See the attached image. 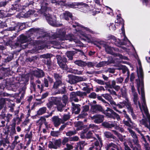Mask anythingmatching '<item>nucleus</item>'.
<instances>
[{
	"instance_id": "38",
	"label": "nucleus",
	"mask_w": 150,
	"mask_h": 150,
	"mask_svg": "<svg viewBox=\"0 0 150 150\" xmlns=\"http://www.w3.org/2000/svg\"><path fill=\"white\" fill-rule=\"evenodd\" d=\"M34 13V12L32 10H29L26 13H25L24 14V17L25 18H28L30 16Z\"/></svg>"
},
{
	"instance_id": "2",
	"label": "nucleus",
	"mask_w": 150,
	"mask_h": 150,
	"mask_svg": "<svg viewBox=\"0 0 150 150\" xmlns=\"http://www.w3.org/2000/svg\"><path fill=\"white\" fill-rule=\"evenodd\" d=\"M74 27H77L76 30L78 33H79L80 35L79 37V38H81L84 40L86 41L87 42H89L91 40L92 37L91 35H87L85 32L86 31L87 33H90L92 34H94V32L88 28L85 27L82 25H79L78 23L76 22L75 24L72 25Z\"/></svg>"
},
{
	"instance_id": "30",
	"label": "nucleus",
	"mask_w": 150,
	"mask_h": 150,
	"mask_svg": "<svg viewBox=\"0 0 150 150\" xmlns=\"http://www.w3.org/2000/svg\"><path fill=\"white\" fill-rule=\"evenodd\" d=\"M112 131L114 132V134L117 135L118 137L120 140L122 141H123L124 140L125 138V136H123L120 134L118 133L116 131L112 130Z\"/></svg>"
},
{
	"instance_id": "4",
	"label": "nucleus",
	"mask_w": 150,
	"mask_h": 150,
	"mask_svg": "<svg viewBox=\"0 0 150 150\" xmlns=\"http://www.w3.org/2000/svg\"><path fill=\"white\" fill-rule=\"evenodd\" d=\"M128 130L133 138L132 142L134 145V146L133 145L131 140H129V145L130 147L133 149L134 150H142L141 146L139 144V141L136 133L130 128H128Z\"/></svg>"
},
{
	"instance_id": "7",
	"label": "nucleus",
	"mask_w": 150,
	"mask_h": 150,
	"mask_svg": "<svg viewBox=\"0 0 150 150\" xmlns=\"http://www.w3.org/2000/svg\"><path fill=\"white\" fill-rule=\"evenodd\" d=\"M116 106L120 108H122L126 106L128 109L129 111L131 113L133 118H135V116L133 113V109L131 105L127 99H126V101H123L122 103H120V104L117 105Z\"/></svg>"
},
{
	"instance_id": "28",
	"label": "nucleus",
	"mask_w": 150,
	"mask_h": 150,
	"mask_svg": "<svg viewBox=\"0 0 150 150\" xmlns=\"http://www.w3.org/2000/svg\"><path fill=\"white\" fill-rule=\"evenodd\" d=\"M74 63L78 66L83 67L86 65L87 64L81 60H77L75 61Z\"/></svg>"
},
{
	"instance_id": "50",
	"label": "nucleus",
	"mask_w": 150,
	"mask_h": 150,
	"mask_svg": "<svg viewBox=\"0 0 150 150\" xmlns=\"http://www.w3.org/2000/svg\"><path fill=\"white\" fill-rule=\"evenodd\" d=\"M123 78L121 77H120L116 79L117 83H122L123 81Z\"/></svg>"
},
{
	"instance_id": "22",
	"label": "nucleus",
	"mask_w": 150,
	"mask_h": 150,
	"mask_svg": "<svg viewBox=\"0 0 150 150\" xmlns=\"http://www.w3.org/2000/svg\"><path fill=\"white\" fill-rule=\"evenodd\" d=\"M53 121L55 127L59 125L62 122V120L57 117L54 116L52 117Z\"/></svg>"
},
{
	"instance_id": "18",
	"label": "nucleus",
	"mask_w": 150,
	"mask_h": 150,
	"mask_svg": "<svg viewBox=\"0 0 150 150\" xmlns=\"http://www.w3.org/2000/svg\"><path fill=\"white\" fill-rule=\"evenodd\" d=\"M81 137L82 138H90L93 137V134L92 132L89 131L88 132H85L81 133Z\"/></svg>"
},
{
	"instance_id": "26",
	"label": "nucleus",
	"mask_w": 150,
	"mask_h": 150,
	"mask_svg": "<svg viewBox=\"0 0 150 150\" xmlns=\"http://www.w3.org/2000/svg\"><path fill=\"white\" fill-rule=\"evenodd\" d=\"M11 9L13 10H16V11H19L23 8V7L21 6L18 4H16L13 6Z\"/></svg>"
},
{
	"instance_id": "15",
	"label": "nucleus",
	"mask_w": 150,
	"mask_h": 150,
	"mask_svg": "<svg viewBox=\"0 0 150 150\" xmlns=\"http://www.w3.org/2000/svg\"><path fill=\"white\" fill-rule=\"evenodd\" d=\"M91 119L94 120V122L97 124H99L102 122L104 120L103 116L100 115H96L91 116Z\"/></svg>"
},
{
	"instance_id": "64",
	"label": "nucleus",
	"mask_w": 150,
	"mask_h": 150,
	"mask_svg": "<svg viewBox=\"0 0 150 150\" xmlns=\"http://www.w3.org/2000/svg\"><path fill=\"white\" fill-rule=\"evenodd\" d=\"M45 61L47 62L46 63H45L48 65H50L51 64V61L50 59H45Z\"/></svg>"
},
{
	"instance_id": "58",
	"label": "nucleus",
	"mask_w": 150,
	"mask_h": 150,
	"mask_svg": "<svg viewBox=\"0 0 150 150\" xmlns=\"http://www.w3.org/2000/svg\"><path fill=\"white\" fill-rule=\"evenodd\" d=\"M25 91L23 90H22V91L19 92V94L21 95L20 97L21 98H23V97L24 94H25Z\"/></svg>"
},
{
	"instance_id": "56",
	"label": "nucleus",
	"mask_w": 150,
	"mask_h": 150,
	"mask_svg": "<svg viewBox=\"0 0 150 150\" xmlns=\"http://www.w3.org/2000/svg\"><path fill=\"white\" fill-rule=\"evenodd\" d=\"M120 69H121L123 70V72H125L127 70V68L125 66H123V65H121L120 68Z\"/></svg>"
},
{
	"instance_id": "13",
	"label": "nucleus",
	"mask_w": 150,
	"mask_h": 150,
	"mask_svg": "<svg viewBox=\"0 0 150 150\" xmlns=\"http://www.w3.org/2000/svg\"><path fill=\"white\" fill-rule=\"evenodd\" d=\"M115 22L116 23H119L120 24H121L122 25V27L121 28V30L122 31V35L124 37L123 40L124 42H126L127 44H131V43L130 41L127 39V38L126 37L124 31V25L123 24V20L122 18H119V19H117V20L115 21Z\"/></svg>"
},
{
	"instance_id": "48",
	"label": "nucleus",
	"mask_w": 150,
	"mask_h": 150,
	"mask_svg": "<svg viewBox=\"0 0 150 150\" xmlns=\"http://www.w3.org/2000/svg\"><path fill=\"white\" fill-rule=\"evenodd\" d=\"M5 100L4 98H1L0 99V106L2 108L3 107L5 103Z\"/></svg>"
},
{
	"instance_id": "17",
	"label": "nucleus",
	"mask_w": 150,
	"mask_h": 150,
	"mask_svg": "<svg viewBox=\"0 0 150 150\" xmlns=\"http://www.w3.org/2000/svg\"><path fill=\"white\" fill-rule=\"evenodd\" d=\"M125 117L127 119V121L124 120L123 121V123L125 124V125L129 127H131V125L129 123V122H130L132 124V125L133 127H135L136 126V125L135 124L133 123L131 121L130 118L129 117V116L128 115H127L125 114Z\"/></svg>"
},
{
	"instance_id": "40",
	"label": "nucleus",
	"mask_w": 150,
	"mask_h": 150,
	"mask_svg": "<svg viewBox=\"0 0 150 150\" xmlns=\"http://www.w3.org/2000/svg\"><path fill=\"white\" fill-rule=\"evenodd\" d=\"M32 137V133L31 132L27 133L25 135V138H28L29 139H31Z\"/></svg>"
},
{
	"instance_id": "62",
	"label": "nucleus",
	"mask_w": 150,
	"mask_h": 150,
	"mask_svg": "<svg viewBox=\"0 0 150 150\" xmlns=\"http://www.w3.org/2000/svg\"><path fill=\"white\" fill-rule=\"evenodd\" d=\"M44 83L45 84V86L46 87H48V80L46 79H44Z\"/></svg>"
},
{
	"instance_id": "47",
	"label": "nucleus",
	"mask_w": 150,
	"mask_h": 150,
	"mask_svg": "<svg viewBox=\"0 0 150 150\" xmlns=\"http://www.w3.org/2000/svg\"><path fill=\"white\" fill-rule=\"evenodd\" d=\"M109 28L110 30L114 31L116 29V27L115 25L113 23H111L109 26Z\"/></svg>"
},
{
	"instance_id": "5",
	"label": "nucleus",
	"mask_w": 150,
	"mask_h": 150,
	"mask_svg": "<svg viewBox=\"0 0 150 150\" xmlns=\"http://www.w3.org/2000/svg\"><path fill=\"white\" fill-rule=\"evenodd\" d=\"M51 11V10L49 8H47L45 11L44 12H42V13L45 17L48 22L51 25L53 26H58L59 25L57 23L56 21V17L53 16L52 17L49 14V12Z\"/></svg>"
},
{
	"instance_id": "8",
	"label": "nucleus",
	"mask_w": 150,
	"mask_h": 150,
	"mask_svg": "<svg viewBox=\"0 0 150 150\" xmlns=\"http://www.w3.org/2000/svg\"><path fill=\"white\" fill-rule=\"evenodd\" d=\"M104 113L109 117L112 118L114 119H116L118 121L120 119L119 115L108 107H107L106 110L104 111Z\"/></svg>"
},
{
	"instance_id": "46",
	"label": "nucleus",
	"mask_w": 150,
	"mask_h": 150,
	"mask_svg": "<svg viewBox=\"0 0 150 150\" xmlns=\"http://www.w3.org/2000/svg\"><path fill=\"white\" fill-rule=\"evenodd\" d=\"M54 100H55V104L58 105L59 103V101L61 100V98L55 97L54 98Z\"/></svg>"
},
{
	"instance_id": "54",
	"label": "nucleus",
	"mask_w": 150,
	"mask_h": 150,
	"mask_svg": "<svg viewBox=\"0 0 150 150\" xmlns=\"http://www.w3.org/2000/svg\"><path fill=\"white\" fill-rule=\"evenodd\" d=\"M20 142V141H16L14 140L12 144V147L14 148L16 145H17L18 143H19Z\"/></svg>"
},
{
	"instance_id": "61",
	"label": "nucleus",
	"mask_w": 150,
	"mask_h": 150,
	"mask_svg": "<svg viewBox=\"0 0 150 150\" xmlns=\"http://www.w3.org/2000/svg\"><path fill=\"white\" fill-rule=\"evenodd\" d=\"M0 24H1L0 27L1 28H3L4 27L6 26V24L4 22L1 21L0 22Z\"/></svg>"
},
{
	"instance_id": "9",
	"label": "nucleus",
	"mask_w": 150,
	"mask_h": 150,
	"mask_svg": "<svg viewBox=\"0 0 150 150\" xmlns=\"http://www.w3.org/2000/svg\"><path fill=\"white\" fill-rule=\"evenodd\" d=\"M58 63L59 67L63 69L66 70L67 66L66 63L67 62L66 58L64 57H61L60 55L56 56Z\"/></svg>"
},
{
	"instance_id": "12",
	"label": "nucleus",
	"mask_w": 150,
	"mask_h": 150,
	"mask_svg": "<svg viewBox=\"0 0 150 150\" xmlns=\"http://www.w3.org/2000/svg\"><path fill=\"white\" fill-rule=\"evenodd\" d=\"M60 87H61L62 88H59V93H64L65 91V87L64 84L62 83V82L60 80L56 81L54 83L53 88L57 89L59 88Z\"/></svg>"
},
{
	"instance_id": "20",
	"label": "nucleus",
	"mask_w": 150,
	"mask_h": 150,
	"mask_svg": "<svg viewBox=\"0 0 150 150\" xmlns=\"http://www.w3.org/2000/svg\"><path fill=\"white\" fill-rule=\"evenodd\" d=\"M106 148V150H115L113 148L116 149L117 150H122L121 148H118L117 145L112 143L108 144Z\"/></svg>"
},
{
	"instance_id": "63",
	"label": "nucleus",
	"mask_w": 150,
	"mask_h": 150,
	"mask_svg": "<svg viewBox=\"0 0 150 150\" xmlns=\"http://www.w3.org/2000/svg\"><path fill=\"white\" fill-rule=\"evenodd\" d=\"M69 116L68 115H64V116L63 119L65 120L66 121L69 118Z\"/></svg>"
},
{
	"instance_id": "14",
	"label": "nucleus",
	"mask_w": 150,
	"mask_h": 150,
	"mask_svg": "<svg viewBox=\"0 0 150 150\" xmlns=\"http://www.w3.org/2000/svg\"><path fill=\"white\" fill-rule=\"evenodd\" d=\"M13 125L11 128L10 130L9 131V132L10 133L11 135H13L14 134L16 133V131L15 129V125L16 121H18V123L17 124H18L19 123V122L20 121V119L18 117L13 118Z\"/></svg>"
},
{
	"instance_id": "32",
	"label": "nucleus",
	"mask_w": 150,
	"mask_h": 150,
	"mask_svg": "<svg viewBox=\"0 0 150 150\" xmlns=\"http://www.w3.org/2000/svg\"><path fill=\"white\" fill-rule=\"evenodd\" d=\"M104 136L107 138L115 139V137L110 132H104Z\"/></svg>"
},
{
	"instance_id": "59",
	"label": "nucleus",
	"mask_w": 150,
	"mask_h": 150,
	"mask_svg": "<svg viewBox=\"0 0 150 150\" xmlns=\"http://www.w3.org/2000/svg\"><path fill=\"white\" fill-rule=\"evenodd\" d=\"M89 97L91 98H95L96 97V94L95 93H92L89 95Z\"/></svg>"
},
{
	"instance_id": "27",
	"label": "nucleus",
	"mask_w": 150,
	"mask_h": 150,
	"mask_svg": "<svg viewBox=\"0 0 150 150\" xmlns=\"http://www.w3.org/2000/svg\"><path fill=\"white\" fill-rule=\"evenodd\" d=\"M95 146H92L90 147L88 150H100V146H99V143L98 141H96L95 143Z\"/></svg>"
},
{
	"instance_id": "43",
	"label": "nucleus",
	"mask_w": 150,
	"mask_h": 150,
	"mask_svg": "<svg viewBox=\"0 0 150 150\" xmlns=\"http://www.w3.org/2000/svg\"><path fill=\"white\" fill-rule=\"evenodd\" d=\"M52 56V55L49 54H43L41 56V57L43 58H45L46 59H50L49 58H50Z\"/></svg>"
},
{
	"instance_id": "37",
	"label": "nucleus",
	"mask_w": 150,
	"mask_h": 150,
	"mask_svg": "<svg viewBox=\"0 0 150 150\" xmlns=\"http://www.w3.org/2000/svg\"><path fill=\"white\" fill-rule=\"evenodd\" d=\"M51 135L53 137H57L60 135V132L59 131H52L51 132Z\"/></svg>"
},
{
	"instance_id": "55",
	"label": "nucleus",
	"mask_w": 150,
	"mask_h": 150,
	"mask_svg": "<svg viewBox=\"0 0 150 150\" xmlns=\"http://www.w3.org/2000/svg\"><path fill=\"white\" fill-rule=\"evenodd\" d=\"M79 139V137L77 136H74L71 137L70 139V141H77Z\"/></svg>"
},
{
	"instance_id": "11",
	"label": "nucleus",
	"mask_w": 150,
	"mask_h": 150,
	"mask_svg": "<svg viewBox=\"0 0 150 150\" xmlns=\"http://www.w3.org/2000/svg\"><path fill=\"white\" fill-rule=\"evenodd\" d=\"M61 143V140L59 139L54 140L52 142H50L48 146L50 149H56L60 147Z\"/></svg>"
},
{
	"instance_id": "24",
	"label": "nucleus",
	"mask_w": 150,
	"mask_h": 150,
	"mask_svg": "<svg viewBox=\"0 0 150 150\" xmlns=\"http://www.w3.org/2000/svg\"><path fill=\"white\" fill-rule=\"evenodd\" d=\"M91 109L92 112H96L98 111L101 110L102 109V108L101 106L99 105H95L92 106Z\"/></svg>"
},
{
	"instance_id": "51",
	"label": "nucleus",
	"mask_w": 150,
	"mask_h": 150,
	"mask_svg": "<svg viewBox=\"0 0 150 150\" xmlns=\"http://www.w3.org/2000/svg\"><path fill=\"white\" fill-rule=\"evenodd\" d=\"M53 103L52 101H50L47 104V106L48 108L50 109L52 106Z\"/></svg>"
},
{
	"instance_id": "19",
	"label": "nucleus",
	"mask_w": 150,
	"mask_h": 150,
	"mask_svg": "<svg viewBox=\"0 0 150 150\" xmlns=\"http://www.w3.org/2000/svg\"><path fill=\"white\" fill-rule=\"evenodd\" d=\"M60 18L61 19H64L68 20L69 18H71L72 14L68 11H65L60 15Z\"/></svg>"
},
{
	"instance_id": "1",
	"label": "nucleus",
	"mask_w": 150,
	"mask_h": 150,
	"mask_svg": "<svg viewBox=\"0 0 150 150\" xmlns=\"http://www.w3.org/2000/svg\"><path fill=\"white\" fill-rule=\"evenodd\" d=\"M138 68L137 69V74L138 75V79H136V82L137 85V90L139 94H140L141 95V96H142L141 89L142 88V89H143V90L144 94V98L145 100L143 82V73L142 68L141 62L140 60L139 59L138 60ZM133 95L134 96L133 101L134 102V104L136 105L137 106V104L138 103L139 106V107L140 108L141 111H142V106H141L140 103L137 101V93H134V94H133ZM141 99L142 100V104H144V103L143 102L142 99V97H141ZM145 103L146 104L145 101Z\"/></svg>"
},
{
	"instance_id": "34",
	"label": "nucleus",
	"mask_w": 150,
	"mask_h": 150,
	"mask_svg": "<svg viewBox=\"0 0 150 150\" xmlns=\"http://www.w3.org/2000/svg\"><path fill=\"white\" fill-rule=\"evenodd\" d=\"M109 64V62L107 61H103L99 62L98 64L96 67H103L104 66L108 65Z\"/></svg>"
},
{
	"instance_id": "53",
	"label": "nucleus",
	"mask_w": 150,
	"mask_h": 150,
	"mask_svg": "<svg viewBox=\"0 0 150 150\" xmlns=\"http://www.w3.org/2000/svg\"><path fill=\"white\" fill-rule=\"evenodd\" d=\"M102 90H103V91H105V89L104 88V87L103 86H100L96 88V92H98L99 91H101Z\"/></svg>"
},
{
	"instance_id": "49",
	"label": "nucleus",
	"mask_w": 150,
	"mask_h": 150,
	"mask_svg": "<svg viewBox=\"0 0 150 150\" xmlns=\"http://www.w3.org/2000/svg\"><path fill=\"white\" fill-rule=\"evenodd\" d=\"M69 139L67 137H64L63 138L62 142V144L63 145L65 144L66 143L68 142Z\"/></svg>"
},
{
	"instance_id": "10",
	"label": "nucleus",
	"mask_w": 150,
	"mask_h": 150,
	"mask_svg": "<svg viewBox=\"0 0 150 150\" xmlns=\"http://www.w3.org/2000/svg\"><path fill=\"white\" fill-rule=\"evenodd\" d=\"M68 79L67 81L69 83L71 84H74L83 80V78L82 77L73 75H68Z\"/></svg>"
},
{
	"instance_id": "42",
	"label": "nucleus",
	"mask_w": 150,
	"mask_h": 150,
	"mask_svg": "<svg viewBox=\"0 0 150 150\" xmlns=\"http://www.w3.org/2000/svg\"><path fill=\"white\" fill-rule=\"evenodd\" d=\"M52 56V55L49 54H43L41 56V57L43 58H45L46 59H50L49 58H50Z\"/></svg>"
},
{
	"instance_id": "23",
	"label": "nucleus",
	"mask_w": 150,
	"mask_h": 150,
	"mask_svg": "<svg viewBox=\"0 0 150 150\" xmlns=\"http://www.w3.org/2000/svg\"><path fill=\"white\" fill-rule=\"evenodd\" d=\"M34 74L37 77H41L44 76V73L42 70L37 69L34 71Z\"/></svg>"
},
{
	"instance_id": "44",
	"label": "nucleus",
	"mask_w": 150,
	"mask_h": 150,
	"mask_svg": "<svg viewBox=\"0 0 150 150\" xmlns=\"http://www.w3.org/2000/svg\"><path fill=\"white\" fill-rule=\"evenodd\" d=\"M66 147L64 148V150H71L73 149V146L69 144H66Z\"/></svg>"
},
{
	"instance_id": "21",
	"label": "nucleus",
	"mask_w": 150,
	"mask_h": 150,
	"mask_svg": "<svg viewBox=\"0 0 150 150\" xmlns=\"http://www.w3.org/2000/svg\"><path fill=\"white\" fill-rule=\"evenodd\" d=\"M72 104L73 112L76 114H78L81 110L80 105H79L74 104L73 103Z\"/></svg>"
},
{
	"instance_id": "52",
	"label": "nucleus",
	"mask_w": 150,
	"mask_h": 150,
	"mask_svg": "<svg viewBox=\"0 0 150 150\" xmlns=\"http://www.w3.org/2000/svg\"><path fill=\"white\" fill-rule=\"evenodd\" d=\"M89 109V107L88 105H85L83 107V111L86 112Z\"/></svg>"
},
{
	"instance_id": "29",
	"label": "nucleus",
	"mask_w": 150,
	"mask_h": 150,
	"mask_svg": "<svg viewBox=\"0 0 150 150\" xmlns=\"http://www.w3.org/2000/svg\"><path fill=\"white\" fill-rule=\"evenodd\" d=\"M47 108L46 107H43L40 108L38 111L37 114L38 115H41L46 113Z\"/></svg>"
},
{
	"instance_id": "33",
	"label": "nucleus",
	"mask_w": 150,
	"mask_h": 150,
	"mask_svg": "<svg viewBox=\"0 0 150 150\" xmlns=\"http://www.w3.org/2000/svg\"><path fill=\"white\" fill-rule=\"evenodd\" d=\"M75 54L73 51H68L66 52V55L69 58V60H72L73 59V56Z\"/></svg>"
},
{
	"instance_id": "36",
	"label": "nucleus",
	"mask_w": 150,
	"mask_h": 150,
	"mask_svg": "<svg viewBox=\"0 0 150 150\" xmlns=\"http://www.w3.org/2000/svg\"><path fill=\"white\" fill-rule=\"evenodd\" d=\"M62 100L64 104L62 106V107H63L65 105L66 103L68 101V97L66 95H64L62 98Z\"/></svg>"
},
{
	"instance_id": "45",
	"label": "nucleus",
	"mask_w": 150,
	"mask_h": 150,
	"mask_svg": "<svg viewBox=\"0 0 150 150\" xmlns=\"http://www.w3.org/2000/svg\"><path fill=\"white\" fill-rule=\"evenodd\" d=\"M76 133L75 131H69L66 133V135L67 136H70L75 134Z\"/></svg>"
},
{
	"instance_id": "25",
	"label": "nucleus",
	"mask_w": 150,
	"mask_h": 150,
	"mask_svg": "<svg viewBox=\"0 0 150 150\" xmlns=\"http://www.w3.org/2000/svg\"><path fill=\"white\" fill-rule=\"evenodd\" d=\"M77 96L76 92H72L70 94V98L72 100H74L75 102H78L79 100L76 98Z\"/></svg>"
},
{
	"instance_id": "39",
	"label": "nucleus",
	"mask_w": 150,
	"mask_h": 150,
	"mask_svg": "<svg viewBox=\"0 0 150 150\" xmlns=\"http://www.w3.org/2000/svg\"><path fill=\"white\" fill-rule=\"evenodd\" d=\"M102 96L105 99L108 101L112 99L111 96L108 94H104Z\"/></svg>"
},
{
	"instance_id": "16",
	"label": "nucleus",
	"mask_w": 150,
	"mask_h": 150,
	"mask_svg": "<svg viewBox=\"0 0 150 150\" xmlns=\"http://www.w3.org/2000/svg\"><path fill=\"white\" fill-rule=\"evenodd\" d=\"M27 41V40L26 37L23 35H21L20 36V39L19 42L21 43L20 46L22 47L23 48H26L28 46L27 44L24 45H22V44L25 43Z\"/></svg>"
},
{
	"instance_id": "35",
	"label": "nucleus",
	"mask_w": 150,
	"mask_h": 150,
	"mask_svg": "<svg viewBox=\"0 0 150 150\" xmlns=\"http://www.w3.org/2000/svg\"><path fill=\"white\" fill-rule=\"evenodd\" d=\"M71 73H73L74 74L81 75L82 74V71H79L76 69H71L70 71Z\"/></svg>"
},
{
	"instance_id": "6",
	"label": "nucleus",
	"mask_w": 150,
	"mask_h": 150,
	"mask_svg": "<svg viewBox=\"0 0 150 150\" xmlns=\"http://www.w3.org/2000/svg\"><path fill=\"white\" fill-rule=\"evenodd\" d=\"M104 47L105 48L106 52L108 53L113 55L115 56L118 57L120 59H121L127 60H129L128 58L127 57L123 56L122 55L120 54H116L113 51H117V49H115V48L113 47H110L105 45L104 46Z\"/></svg>"
},
{
	"instance_id": "60",
	"label": "nucleus",
	"mask_w": 150,
	"mask_h": 150,
	"mask_svg": "<svg viewBox=\"0 0 150 150\" xmlns=\"http://www.w3.org/2000/svg\"><path fill=\"white\" fill-rule=\"evenodd\" d=\"M131 89L132 91V94H134V93H136L135 91V88L134 87V86L133 85H131Z\"/></svg>"
},
{
	"instance_id": "41",
	"label": "nucleus",
	"mask_w": 150,
	"mask_h": 150,
	"mask_svg": "<svg viewBox=\"0 0 150 150\" xmlns=\"http://www.w3.org/2000/svg\"><path fill=\"white\" fill-rule=\"evenodd\" d=\"M77 93V96H79L80 97H82L83 96H86V92H81L79 91H78L76 92Z\"/></svg>"
},
{
	"instance_id": "31",
	"label": "nucleus",
	"mask_w": 150,
	"mask_h": 150,
	"mask_svg": "<svg viewBox=\"0 0 150 150\" xmlns=\"http://www.w3.org/2000/svg\"><path fill=\"white\" fill-rule=\"evenodd\" d=\"M117 125V123H115V124H111L110 125L111 126L108 127L111 128V127H115L116 129L118 130L120 132H122L124 131L123 129L118 126Z\"/></svg>"
},
{
	"instance_id": "3",
	"label": "nucleus",
	"mask_w": 150,
	"mask_h": 150,
	"mask_svg": "<svg viewBox=\"0 0 150 150\" xmlns=\"http://www.w3.org/2000/svg\"><path fill=\"white\" fill-rule=\"evenodd\" d=\"M66 32L64 29L58 30L57 32V37L60 38V40H69L70 41H74L76 43H79V40H76L74 36L72 34H69L65 35Z\"/></svg>"
},
{
	"instance_id": "57",
	"label": "nucleus",
	"mask_w": 150,
	"mask_h": 150,
	"mask_svg": "<svg viewBox=\"0 0 150 150\" xmlns=\"http://www.w3.org/2000/svg\"><path fill=\"white\" fill-rule=\"evenodd\" d=\"M54 76L57 81L58 80H60V78L58 74L54 73Z\"/></svg>"
}]
</instances>
